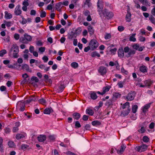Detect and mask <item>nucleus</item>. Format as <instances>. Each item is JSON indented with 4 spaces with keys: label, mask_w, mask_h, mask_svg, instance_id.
<instances>
[{
    "label": "nucleus",
    "mask_w": 155,
    "mask_h": 155,
    "mask_svg": "<svg viewBox=\"0 0 155 155\" xmlns=\"http://www.w3.org/2000/svg\"><path fill=\"white\" fill-rule=\"evenodd\" d=\"M136 35V34H132V36H130L129 40L130 41H136V39L134 37Z\"/></svg>",
    "instance_id": "72a5a7b5"
},
{
    "label": "nucleus",
    "mask_w": 155,
    "mask_h": 155,
    "mask_svg": "<svg viewBox=\"0 0 155 155\" xmlns=\"http://www.w3.org/2000/svg\"><path fill=\"white\" fill-rule=\"evenodd\" d=\"M25 104L24 102L21 101H18L17 104V108L21 111H24L25 110Z\"/></svg>",
    "instance_id": "0eeeda50"
},
{
    "label": "nucleus",
    "mask_w": 155,
    "mask_h": 155,
    "mask_svg": "<svg viewBox=\"0 0 155 155\" xmlns=\"http://www.w3.org/2000/svg\"><path fill=\"white\" fill-rule=\"evenodd\" d=\"M135 51L133 50H130L129 51L127 55H126V57L128 58L132 55H133L135 54Z\"/></svg>",
    "instance_id": "bb28decb"
},
{
    "label": "nucleus",
    "mask_w": 155,
    "mask_h": 155,
    "mask_svg": "<svg viewBox=\"0 0 155 155\" xmlns=\"http://www.w3.org/2000/svg\"><path fill=\"white\" fill-rule=\"evenodd\" d=\"M124 29V27L122 26H119L118 27V30L120 31H122Z\"/></svg>",
    "instance_id": "bf43d9fd"
},
{
    "label": "nucleus",
    "mask_w": 155,
    "mask_h": 155,
    "mask_svg": "<svg viewBox=\"0 0 155 155\" xmlns=\"http://www.w3.org/2000/svg\"><path fill=\"white\" fill-rule=\"evenodd\" d=\"M36 100V97L35 96L32 95L27 100L28 103H30L32 101H34Z\"/></svg>",
    "instance_id": "4be33fe9"
},
{
    "label": "nucleus",
    "mask_w": 155,
    "mask_h": 155,
    "mask_svg": "<svg viewBox=\"0 0 155 155\" xmlns=\"http://www.w3.org/2000/svg\"><path fill=\"white\" fill-rule=\"evenodd\" d=\"M45 50V48L44 47H41L39 48V51L41 53L43 52Z\"/></svg>",
    "instance_id": "0e129e2a"
},
{
    "label": "nucleus",
    "mask_w": 155,
    "mask_h": 155,
    "mask_svg": "<svg viewBox=\"0 0 155 155\" xmlns=\"http://www.w3.org/2000/svg\"><path fill=\"white\" fill-rule=\"evenodd\" d=\"M91 98L93 100H95L97 98V96L96 93L94 92L91 91L89 94Z\"/></svg>",
    "instance_id": "f8f14e48"
},
{
    "label": "nucleus",
    "mask_w": 155,
    "mask_h": 155,
    "mask_svg": "<svg viewBox=\"0 0 155 155\" xmlns=\"http://www.w3.org/2000/svg\"><path fill=\"white\" fill-rule=\"evenodd\" d=\"M46 138V136L45 135H40L37 137V139L40 142H43Z\"/></svg>",
    "instance_id": "9b49d317"
},
{
    "label": "nucleus",
    "mask_w": 155,
    "mask_h": 155,
    "mask_svg": "<svg viewBox=\"0 0 155 155\" xmlns=\"http://www.w3.org/2000/svg\"><path fill=\"white\" fill-rule=\"evenodd\" d=\"M139 1L143 5H147L148 4V2L147 0H139Z\"/></svg>",
    "instance_id": "a19ab883"
},
{
    "label": "nucleus",
    "mask_w": 155,
    "mask_h": 155,
    "mask_svg": "<svg viewBox=\"0 0 155 155\" xmlns=\"http://www.w3.org/2000/svg\"><path fill=\"white\" fill-rule=\"evenodd\" d=\"M29 147L28 145L27 144H22L21 146V149L25 150Z\"/></svg>",
    "instance_id": "a18cd8bd"
},
{
    "label": "nucleus",
    "mask_w": 155,
    "mask_h": 155,
    "mask_svg": "<svg viewBox=\"0 0 155 155\" xmlns=\"http://www.w3.org/2000/svg\"><path fill=\"white\" fill-rule=\"evenodd\" d=\"M5 18L6 19H11L12 17V15L9 13H8L7 11H5Z\"/></svg>",
    "instance_id": "a878e982"
},
{
    "label": "nucleus",
    "mask_w": 155,
    "mask_h": 155,
    "mask_svg": "<svg viewBox=\"0 0 155 155\" xmlns=\"http://www.w3.org/2000/svg\"><path fill=\"white\" fill-rule=\"evenodd\" d=\"M42 59L45 62H47L48 60V58L46 56H44Z\"/></svg>",
    "instance_id": "680f3d73"
},
{
    "label": "nucleus",
    "mask_w": 155,
    "mask_h": 155,
    "mask_svg": "<svg viewBox=\"0 0 155 155\" xmlns=\"http://www.w3.org/2000/svg\"><path fill=\"white\" fill-rule=\"evenodd\" d=\"M4 23L7 27H9L12 24V22L11 21H4Z\"/></svg>",
    "instance_id": "3c124183"
},
{
    "label": "nucleus",
    "mask_w": 155,
    "mask_h": 155,
    "mask_svg": "<svg viewBox=\"0 0 155 155\" xmlns=\"http://www.w3.org/2000/svg\"><path fill=\"white\" fill-rule=\"evenodd\" d=\"M72 116L74 119L78 120L80 118L81 115L80 114L75 112L72 114Z\"/></svg>",
    "instance_id": "412c9836"
},
{
    "label": "nucleus",
    "mask_w": 155,
    "mask_h": 155,
    "mask_svg": "<svg viewBox=\"0 0 155 155\" xmlns=\"http://www.w3.org/2000/svg\"><path fill=\"white\" fill-rule=\"evenodd\" d=\"M122 108L123 109H128L130 108V103L128 102H126L122 106Z\"/></svg>",
    "instance_id": "cd10ccee"
},
{
    "label": "nucleus",
    "mask_w": 155,
    "mask_h": 155,
    "mask_svg": "<svg viewBox=\"0 0 155 155\" xmlns=\"http://www.w3.org/2000/svg\"><path fill=\"white\" fill-rule=\"evenodd\" d=\"M46 16V13L45 11H43L41 13L40 17L41 18L45 17Z\"/></svg>",
    "instance_id": "6e6d98bb"
},
{
    "label": "nucleus",
    "mask_w": 155,
    "mask_h": 155,
    "mask_svg": "<svg viewBox=\"0 0 155 155\" xmlns=\"http://www.w3.org/2000/svg\"><path fill=\"white\" fill-rule=\"evenodd\" d=\"M145 131V130L143 127H141V129L138 130V131L140 133H144Z\"/></svg>",
    "instance_id": "13d9d810"
},
{
    "label": "nucleus",
    "mask_w": 155,
    "mask_h": 155,
    "mask_svg": "<svg viewBox=\"0 0 155 155\" xmlns=\"http://www.w3.org/2000/svg\"><path fill=\"white\" fill-rule=\"evenodd\" d=\"M98 71L101 75H103L106 74L107 72V69L104 66H101L99 68Z\"/></svg>",
    "instance_id": "6e6552de"
},
{
    "label": "nucleus",
    "mask_w": 155,
    "mask_h": 155,
    "mask_svg": "<svg viewBox=\"0 0 155 155\" xmlns=\"http://www.w3.org/2000/svg\"><path fill=\"white\" fill-rule=\"evenodd\" d=\"M151 13L152 15L155 16V6L151 10Z\"/></svg>",
    "instance_id": "774afa93"
},
{
    "label": "nucleus",
    "mask_w": 155,
    "mask_h": 155,
    "mask_svg": "<svg viewBox=\"0 0 155 155\" xmlns=\"http://www.w3.org/2000/svg\"><path fill=\"white\" fill-rule=\"evenodd\" d=\"M20 5H18L15 8L14 13L16 15H19L21 14V11L20 8Z\"/></svg>",
    "instance_id": "9d476101"
},
{
    "label": "nucleus",
    "mask_w": 155,
    "mask_h": 155,
    "mask_svg": "<svg viewBox=\"0 0 155 155\" xmlns=\"http://www.w3.org/2000/svg\"><path fill=\"white\" fill-rule=\"evenodd\" d=\"M22 77L24 78V80L23 82L24 81V83H25L26 81V79L28 77V75L26 73H25L22 75Z\"/></svg>",
    "instance_id": "09e8293b"
},
{
    "label": "nucleus",
    "mask_w": 155,
    "mask_h": 155,
    "mask_svg": "<svg viewBox=\"0 0 155 155\" xmlns=\"http://www.w3.org/2000/svg\"><path fill=\"white\" fill-rule=\"evenodd\" d=\"M152 103V102H151L146 104L142 107V112L144 114H146V112L148 111V109L150 107Z\"/></svg>",
    "instance_id": "1a4fd4ad"
},
{
    "label": "nucleus",
    "mask_w": 155,
    "mask_h": 155,
    "mask_svg": "<svg viewBox=\"0 0 155 155\" xmlns=\"http://www.w3.org/2000/svg\"><path fill=\"white\" fill-rule=\"evenodd\" d=\"M86 113L89 115L92 116L94 114V111L91 108H88L86 110Z\"/></svg>",
    "instance_id": "b1692460"
},
{
    "label": "nucleus",
    "mask_w": 155,
    "mask_h": 155,
    "mask_svg": "<svg viewBox=\"0 0 155 155\" xmlns=\"http://www.w3.org/2000/svg\"><path fill=\"white\" fill-rule=\"evenodd\" d=\"M51 113V109L49 108L45 109L44 111V113L46 114H49Z\"/></svg>",
    "instance_id": "79ce46f5"
},
{
    "label": "nucleus",
    "mask_w": 155,
    "mask_h": 155,
    "mask_svg": "<svg viewBox=\"0 0 155 155\" xmlns=\"http://www.w3.org/2000/svg\"><path fill=\"white\" fill-rule=\"evenodd\" d=\"M111 38V35L109 34H107L104 37V38L105 39H108Z\"/></svg>",
    "instance_id": "338daca9"
},
{
    "label": "nucleus",
    "mask_w": 155,
    "mask_h": 155,
    "mask_svg": "<svg viewBox=\"0 0 155 155\" xmlns=\"http://www.w3.org/2000/svg\"><path fill=\"white\" fill-rule=\"evenodd\" d=\"M139 70L141 72L145 73L147 72V68L145 66L142 65L140 66Z\"/></svg>",
    "instance_id": "2eb2a0df"
},
{
    "label": "nucleus",
    "mask_w": 155,
    "mask_h": 155,
    "mask_svg": "<svg viewBox=\"0 0 155 155\" xmlns=\"http://www.w3.org/2000/svg\"><path fill=\"white\" fill-rule=\"evenodd\" d=\"M88 30L90 35H91L93 34L94 32V30L93 29V27L91 25L88 26Z\"/></svg>",
    "instance_id": "393cba45"
},
{
    "label": "nucleus",
    "mask_w": 155,
    "mask_h": 155,
    "mask_svg": "<svg viewBox=\"0 0 155 155\" xmlns=\"http://www.w3.org/2000/svg\"><path fill=\"white\" fill-rule=\"evenodd\" d=\"M91 124L94 126H99L101 124V123L98 120H94L92 122Z\"/></svg>",
    "instance_id": "c756f323"
},
{
    "label": "nucleus",
    "mask_w": 155,
    "mask_h": 155,
    "mask_svg": "<svg viewBox=\"0 0 155 155\" xmlns=\"http://www.w3.org/2000/svg\"><path fill=\"white\" fill-rule=\"evenodd\" d=\"M130 50L128 46H126L124 48V51L125 53H128Z\"/></svg>",
    "instance_id": "4d7b16f0"
},
{
    "label": "nucleus",
    "mask_w": 155,
    "mask_h": 155,
    "mask_svg": "<svg viewBox=\"0 0 155 155\" xmlns=\"http://www.w3.org/2000/svg\"><path fill=\"white\" fill-rule=\"evenodd\" d=\"M18 52V47L16 45H13L10 51L9 55L14 58H17L19 56Z\"/></svg>",
    "instance_id": "f257e3e1"
},
{
    "label": "nucleus",
    "mask_w": 155,
    "mask_h": 155,
    "mask_svg": "<svg viewBox=\"0 0 155 155\" xmlns=\"http://www.w3.org/2000/svg\"><path fill=\"white\" fill-rule=\"evenodd\" d=\"M120 150H117V152L118 154H121L124 151L125 149L126 148V146L124 144H122L120 147Z\"/></svg>",
    "instance_id": "a211bd4d"
},
{
    "label": "nucleus",
    "mask_w": 155,
    "mask_h": 155,
    "mask_svg": "<svg viewBox=\"0 0 155 155\" xmlns=\"http://www.w3.org/2000/svg\"><path fill=\"white\" fill-rule=\"evenodd\" d=\"M110 88L108 86H106L105 87H104L103 88V91H102V93L103 94H104L106 92H108L109 91Z\"/></svg>",
    "instance_id": "7c9ffc66"
},
{
    "label": "nucleus",
    "mask_w": 155,
    "mask_h": 155,
    "mask_svg": "<svg viewBox=\"0 0 155 155\" xmlns=\"http://www.w3.org/2000/svg\"><path fill=\"white\" fill-rule=\"evenodd\" d=\"M75 126L76 128H79L81 126L79 122L78 121H76L75 122Z\"/></svg>",
    "instance_id": "864d4df0"
},
{
    "label": "nucleus",
    "mask_w": 155,
    "mask_h": 155,
    "mask_svg": "<svg viewBox=\"0 0 155 155\" xmlns=\"http://www.w3.org/2000/svg\"><path fill=\"white\" fill-rule=\"evenodd\" d=\"M22 69L23 70H25L27 71H28L29 72H31V70L29 68V66L27 64H24L22 65L21 67Z\"/></svg>",
    "instance_id": "f3484780"
},
{
    "label": "nucleus",
    "mask_w": 155,
    "mask_h": 155,
    "mask_svg": "<svg viewBox=\"0 0 155 155\" xmlns=\"http://www.w3.org/2000/svg\"><path fill=\"white\" fill-rule=\"evenodd\" d=\"M14 38L16 40H18L20 38L19 35L18 34H15L14 35Z\"/></svg>",
    "instance_id": "69168bd1"
},
{
    "label": "nucleus",
    "mask_w": 155,
    "mask_h": 155,
    "mask_svg": "<svg viewBox=\"0 0 155 155\" xmlns=\"http://www.w3.org/2000/svg\"><path fill=\"white\" fill-rule=\"evenodd\" d=\"M81 32V28L80 27L78 28L77 29L75 30L74 31L76 35H78L80 34Z\"/></svg>",
    "instance_id": "ea45409f"
},
{
    "label": "nucleus",
    "mask_w": 155,
    "mask_h": 155,
    "mask_svg": "<svg viewBox=\"0 0 155 155\" xmlns=\"http://www.w3.org/2000/svg\"><path fill=\"white\" fill-rule=\"evenodd\" d=\"M8 145L10 147H12L15 145V143L13 142L10 141L8 142Z\"/></svg>",
    "instance_id": "8fccbe9b"
},
{
    "label": "nucleus",
    "mask_w": 155,
    "mask_h": 155,
    "mask_svg": "<svg viewBox=\"0 0 155 155\" xmlns=\"http://www.w3.org/2000/svg\"><path fill=\"white\" fill-rule=\"evenodd\" d=\"M121 95L120 94H119L118 93L115 92L113 94V96L114 97L118 98H119L120 97Z\"/></svg>",
    "instance_id": "4c0bfd02"
},
{
    "label": "nucleus",
    "mask_w": 155,
    "mask_h": 155,
    "mask_svg": "<svg viewBox=\"0 0 155 155\" xmlns=\"http://www.w3.org/2000/svg\"><path fill=\"white\" fill-rule=\"evenodd\" d=\"M112 100H109L107 101L106 103V105L110 106L112 104Z\"/></svg>",
    "instance_id": "603ef678"
},
{
    "label": "nucleus",
    "mask_w": 155,
    "mask_h": 155,
    "mask_svg": "<svg viewBox=\"0 0 155 155\" xmlns=\"http://www.w3.org/2000/svg\"><path fill=\"white\" fill-rule=\"evenodd\" d=\"M135 95L136 93L134 91H131L125 96L124 98L127 101H132L134 99Z\"/></svg>",
    "instance_id": "7ed1b4c3"
},
{
    "label": "nucleus",
    "mask_w": 155,
    "mask_h": 155,
    "mask_svg": "<svg viewBox=\"0 0 155 155\" xmlns=\"http://www.w3.org/2000/svg\"><path fill=\"white\" fill-rule=\"evenodd\" d=\"M147 146L146 144H143L141 146H137L136 150L139 152H142L146 151L147 148Z\"/></svg>",
    "instance_id": "423d86ee"
},
{
    "label": "nucleus",
    "mask_w": 155,
    "mask_h": 155,
    "mask_svg": "<svg viewBox=\"0 0 155 155\" xmlns=\"http://www.w3.org/2000/svg\"><path fill=\"white\" fill-rule=\"evenodd\" d=\"M71 65L72 67L74 68H76L78 67V64L76 62H73L71 63Z\"/></svg>",
    "instance_id": "c03bdc74"
},
{
    "label": "nucleus",
    "mask_w": 155,
    "mask_h": 155,
    "mask_svg": "<svg viewBox=\"0 0 155 155\" xmlns=\"http://www.w3.org/2000/svg\"><path fill=\"white\" fill-rule=\"evenodd\" d=\"M131 14L128 11L126 16V21L130 22L131 21Z\"/></svg>",
    "instance_id": "dca6fc26"
},
{
    "label": "nucleus",
    "mask_w": 155,
    "mask_h": 155,
    "mask_svg": "<svg viewBox=\"0 0 155 155\" xmlns=\"http://www.w3.org/2000/svg\"><path fill=\"white\" fill-rule=\"evenodd\" d=\"M7 51L5 49H3L0 51V56L3 57L5 54H6Z\"/></svg>",
    "instance_id": "58836bf2"
},
{
    "label": "nucleus",
    "mask_w": 155,
    "mask_h": 155,
    "mask_svg": "<svg viewBox=\"0 0 155 155\" xmlns=\"http://www.w3.org/2000/svg\"><path fill=\"white\" fill-rule=\"evenodd\" d=\"M24 37H21L19 40V41L21 43L27 44L28 42L31 41L32 39V37L28 35L27 33H25L24 35Z\"/></svg>",
    "instance_id": "f03ea898"
},
{
    "label": "nucleus",
    "mask_w": 155,
    "mask_h": 155,
    "mask_svg": "<svg viewBox=\"0 0 155 155\" xmlns=\"http://www.w3.org/2000/svg\"><path fill=\"white\" fill-rule=\"evenodd\" d=\"M138 108V106L137 105H134L132 106V111L133 113H135L137 112V110Z\"/></svg>",
    "instance_id": "f704fd0d"
},
{
    "label": "nucleus",
    "mask_w": 155,
    "mask_h": 155,
    "mask_svg": "<svg viewBox=\"0 0 155 155\" xmlns=\"http://www.w3.org/2000/svg\"><path fill=\"white\" fill-rule=\"evenodd\" d=\"M97 6L98 8V11L99 12H103V3H99V5L98 6V3H97Z\"/></svg>",
    "instance_id": "c85d7f7f"
},
{
    "label": "nucleus",
    "mask_w": 155,
    "mask_h": 155,
    "mask_svg": "<svg viewBox=\"0 0 155 155\" xmlns=\"http://www.w3.org/2000/svg\"><path fill=\"white\" fill-rule=\"evenodd\" d=\"M65 87L64 85V84H61L60 85L59 87V91L61 92H62L63 90H64Z\"/></svg>",
    "instance_id": "de8ad7c7"
},
{
    "label": "nucleus",
    "mask_w": 155,
    "mask_h": 155,
    "mask_svg": "<svg viewBox=\"0 0 155 155\" xmlns=\"http://www.w3.org/2000/svg\"><path fill=\"white\" fill-rule=\"evenodd\" d=\"M139 47V45L137 44H135L133 46V48L136 50H138Z\"/></svg>",
    "instance_id": "052dcab7"
},
{
    "label": "nucleus",
    "mask_w": 155,
    "mask_h": 155,
    "mask_svg": "<svg viewBox=\"0 0 155 155\" xmlns=\"http://www.w3.org/2000/svg\"><path fill=\"white\" fill-rule=\"evenodd\" d=\"M149 138L147 136H144L143 138V141L146 143L148 142L149 141Z\"/></svg>",
    "instance_id": "49530a36"
},
{
    "label": "nucleus",
    "mask_w": 155,
    "mask_h": 155,
    "mask_svg": "<svg viewBox=\"0 0 155 155\" xmlns=\"http://www.w3.org/2000/svg\"><path fill=\"white\" fill-rule=\"evenodd\" d=\"M130 111V109L128 108L125 110H123L121 112V115L124 117L127 115L129 113Z\"/></svg>",
    "instance_id": "ddd939ff"
},
{
    "label": "nucleus",
    "mask_w": 155,
    "mask_h": 155,
    "mask_svg": "<svg viewBox=\"0 0 155 155\" xmlns=\"http://www.w3.org/2000/svg\"><path fill=\"white\" fill-rule=\"evenodd\" d=\"M124 82L122 81L119 82L117 85H118L119 87L122 88L123 87L124 85Z\"/></svg>",
    "instance_id": "c9c22d12"
},
{
    "label": "nucleus",
    "mask_w": 155,
    "mask_h": 155,
    "mask_svg": "<svg viewBox=\"0 0 155 155\" xmlns=\"http://www.w3.org/2000/svg\"><path fill=\"white\" fill-rule=\"evenodd\" d=\"M77 36L75 32H71V33L68 35V38L69 39H72L74 38H76Z\"/></svg>",
    "instance_id": "5701e85b"
},
{
    "label": "nucleus",
    "mask_w": 155,
    "mask_h": 155,
    "mask_svg": "<svg viewBox=\"0 0 155 155\" xmlns=\"http://www.w3.org/2000/svg\"><path fill=\"white\" fill-rule=\"evenodd\" d=\"M149 18L152 23L155 24V18L152 15H150L149 17Z\"/></svg>",
    "instance_id": "473e14b6"
},
{
    "label": "nucleus",
    "mask_w": 155,
    "mask_h": 155,
    "mask_svg": "<svg viewBox=\"0 0 155 155\" xmlns=\"http://www.w3.org/2000/svg\"><path fill=\"white\" fill-rule=\"evenodd\" d=\"M89 45L91 47V49L94 50L97 47L98 43L96 40L94 39H92L89 42Z\"/></svg>",
    "instance_id": "20e7f679"
},
{
    "label": "nucleus",
    "mask_w": 155,
    "mask_h": 155,
    "mask_svg": "<svg viewBox=\"0 0 155 155\" xmlns=\"http://www.w3.org/2000/svg\"><path fill=\"white\" fill-rule=\"evenodd\" d=\"M91 56L93 58L95 57L96 56H97L98 57L100 56V54L96 51L92 52L91 54Z\"/></svg>",
    "instance_id": "e433bc0d"
},
{
    "label": "nucleus",
    "mask_w": 155,
    "mask_h": 155,
    "mask_svg": "<svg viewBox=\"0 0 155 155\" xmlns=\"http://www.w3.org/2000/svg\"><path fill=\"white\" fill-rule=\"evenodd\" d=\"M144 83L145 84V85H146V87L147 86L150 87L152 84V82L150 80H147L144 81Z\"/></svg>",
    "instance_id": "2f4dec72"
},
{
    "label": "nucleus",
    "mask_w": 155,
    "mask_h": 155,
    "mask_svg": "<svg viewBox=\"0 0 155 155\" xmlns=\"http://www.w3.org/2000/svg\"><path fill=\"white\" fill-rule=\"evenodd\" d=\"M118 54L119 57L122 58L124 57V51L122 48H120L119 49L118 51Z\"/></svg>",
    "instance_id": "4468645a"
},
{
    "label": "nucleus",
    "mask_w": 155,
    "mask_h": 155,
    "mask_svg": "<svg viewBox=\"0 0 155 155\" xmlns=\"http://www.w3.org/2000/svg\"><path fill=\"white\" fill-rule=\"evenodd\" d=\"M102 12L104 15L105 16L107 19L111 18L114 16V14L112 12H108L107 9H104Z\"/></svg>",
    "instance_id": "39448f33"
},
{
    "label": "nucleus",
    "mask_w": 155,
    "mask_h": 155,
    "mask_svg": "<svg viewBox=\"0 0 155 155\" xmlns=\"http://www.w3.org/2000/svg\"><path fill=\"white\" fill-rule=\"evenodd\" d=\"M31 80L32 81H35L36 82H38L39 81L38 78L36 77H31Z\"/></svg>",
    "instance_id": "5fc2aeb1"
},
{
    "label": "nucleus",
    "mask_w": 155,
    "mask_h": 155,
    "mask_svg": "<svg viewBox=\"0 0 155 155\" xmlns=\"http://www.w3.org/2000/svg\"><path fill=\"white\" fill-rule=\"evenodd\" d=\"M29 51L31 53H32L34 51L35 48L34 46H31L29 48Z\"/></svg>",
    "instance_id": "e2e57ef3"
},
{
    "label": "nucleus",
    "mask_w": 155,
    "mask_h": 155,
    "mask_svg": "<svg viewBox=\"0 0 155 155\" xmlns=\"http://www.w3.org/2000/svg\"><path fill=\"white\" fill-rule=\"evenodd\" d=\"M25 135L26 134L25 133L18 134L16 135V138L17 140H19L25 137Z\"/></svg>",
    "instance_id": "aec40b11"
},
{
    "label": "nucleus",
    "mask_w": 155,
    "mask_h": 155,
    "mask_svg": "<svg viewBox=\"0 0 155 155\" xmlns=\"http://www.w3.org/2000/svg\"><path fill=\"white\" fill-rule=\"evenodd\" d=\"M39 103L41 104L44 105L46 103V101L43 98L41 99L38 100Z\"/></svg>",
    "instance_id": "37998d69"
},
{
    "label": "nucleus",
    "mask_w": 155,
    "mask_h": 155,
    "mask_svg": "<svg viewBox=\"0 0 155 155\" xmlns=\"http://www.w3.org/2000/svg\"><path fill=\"white\" fill-rule=\"evenodd\" d=\"M62 5V2H59L56 3L55 6V8L58 11H61L60 8L61 5Z\"/></svg>",
    "instance_id": "6ab92c4d"
}]
</instances>
